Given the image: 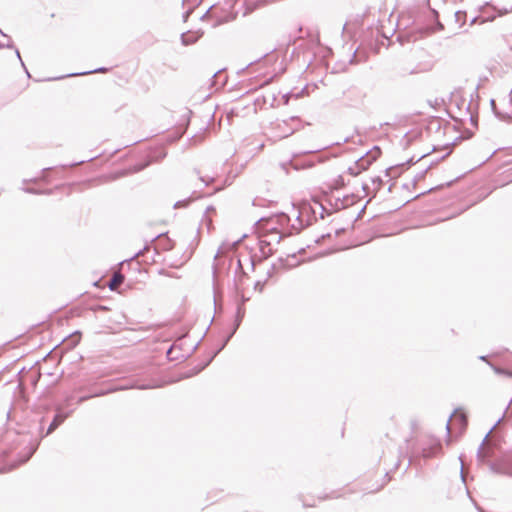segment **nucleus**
Masks as SVG:
<instances>
[{"mask_svg":"<svg viewBox=\"0 0 512 512\" xmlns=\"http://www.w3.org/2000/svg\"><path fill=\"white\" fill-rule=\"evenodd\" d=\"M123 282L124 276L120 272H116L109 281L108 287L111 290H117Z\"/></svg>","mask_w":512,"mask_h":512,"instance_id":"f03ea898","label":"nucleus"},{"mask_svg":"<svg viewBox=\"0 0 512 512\" xmlns=\"http://www.w3.org/2000/svg\"><path fill=\"white\" fill-rule=\"evenodd\" d=\"M467 426V416L464 411L458 409L451 415L447 429L451 433L462 434Z\"/></svg>","mask_w":512,"mask_h":512,"instance_id":"f257e3e1","label":"nucleus"},{"mask_svg":"<svg viewBox=\"0 0 512 512\" xmlns=\"http://www.w3.org/2000/svg\"><path fill=\"white\" fill-rule=\"evenodd\" d=\"M389 477L387 474H385L383 477H382V480L381 482L375 486V487H369L371 489V492H377V491H380L388 482H389Z\"/></svg>","mask_w":512,"mask_h":512,"instance_id":"7ed1b4c3","label":"nucleus"},{"mask_svg":"<svg viewBox=\"0 0 512 512\" xmlns=\"http://www.w3.org/2000/svg\"><path fill=\"white\" fill-rule=\"evenodd\" d=\"M57 425H58L57 418H55L49 427V431L55 429L57 427Z\"/></svg>","mask_w":512,"mask_h":512,"instance_id":"20e7f679","label":"nucleus"}]
</instances>
